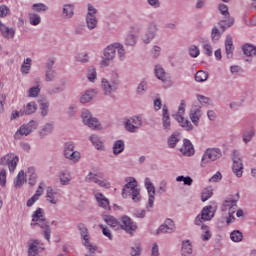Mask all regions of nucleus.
Instances as JSON below:
<instances>
[{
  "instance_id": "1",
  "label": "nucleus",
  "mask_w": 256,
  "mask_h": 256,
  "mask_svg": "<svg viewBox=\"0 0 256 256\" xmlns=\"http://www.w3.org/2000/svg\"><path fill=\"white\" fill-rule=\"evenodd\" d=\"M33 227L43 229L44 239H46L48 243H51V226H49V222H47L43 208H37L33 212Z\"/></svg>"
},
{
  "instance_id": "2",
  "label": "nucleus",
  "mask_w": 256,
  "mask_h": 256,
  "mask_svg": "<svg viewBox=\"0 0 256 256\" xmlns=\"http://www.w3.org/2000/svg\"><path fill=\"white\" fill-rule=\"evenodd\" d=\"M126 181L129 182L125 184L122 189L123 199H127L132 195V201L139 203V201H141V190L137 188V180H135V178H127Z\"/></svg>"
},
{
  "instance_id": "3",
  "label": "nucleus",
  "mask_w": 256,
  "mask_h": 256,
  "mask_svg": "<svg viewBox=\"0 0 256 256\" xmlns=\"http://www.w3.org/2000/svg\"><path fill=\"white\" fill-rule=\"evenodd\" d=\"M120 81L119 79H107V78H103L101 80V89H102V93L103 95H105L106 97H113V93H116L117 90L119 89V85H120Z\"/></svg>"
},
{
  "instance_id": "4",
  "label": "nucleus",
  "mask_w": 256,
  "mask_h": 256,
  "mask_svg": "<svg viewBox=\"0 0 256 256\" xmlns=\"http://www.w3.org/2000/svg\"><path fill=\"white\" fill-rule=\"evenodd\" d=\"M221 157H223L221 149L207 148L201 158L200 167H207L209 163H213V161H217V159H221Z\"/></svg>"
},
{
  "instance_id": "5",
  "label": "nucleus",
  "mask_w": 256,
  "mask_h": 256,
  "mask_svg": "<svg viewBox=\"0 0 256 256\" xmlns=\"http://www.w3.org/2000/svg\"><path fill=\"white\" fill-rule=\"evenodd\" d=\"M63 156L71 163H79L81 159V153L75 150V145L71 142L64 145Z\"/></svg>"
},
{
  "instance_id": "6",
  "label": "nucleus",
  "mask_w": 256,
  "mask_h": 256,
  "mask_svg": "<svg viewBox=\"0 0 256 256\" xmlns=\"http://www.w3.org/2000/svg\"><path fill=\"white\" fill-rule=\"evenodd\" d=\"M232 171L236 177H243V158L241 157V153L237 150H233L232 152Z\"/></svg>"
},
{
  "instance_id": "7",
  "label": "nucleus",
  "mask_w": 256,
  "mask_h": 256,
  "mask_svg": "<svg viewBox=\"0 0 256 256\" xmlns=\"http://www.w3.org/2000/svg\"><path fill=\"white\" fill-rule=\"evenodd\" d=\"M78 230L80 232L81 238L84 240L83 245L88 249L89 253L93 254L95 251H97V246H93L91 244V240L89 237V229L85 226V224H79Z\"/></svg>"
},
{
  "instance_id": "8",
  "label": "nucleus",
  "mask_w": 256,
  "mask_h": 256,
  "mask_svg": "<svg viewBox=\"0 0 256 256\" xmlns=\"http://www.w3.org/2000/svg\"><path fill=\"white\" fill-rule=\"evenodd\" d=\"M82 120L84 125H86L90 129H100L101 127L99 120L93 117V114H91V112L87 109H84L82 111Z\"/></svg>"
},
{
  "instance_id": "9",
  "label": "nucleus",
  "mask_w": 256,
  "mask_h": 256,
  "mask_svg": "<svg viewBox=\"0 0 256 256\" xmlns=\"http://www.w3.org/2000/svg\"><path fill=\"white\" fill-rule=\"evenodd\" d=\"M19 163V157L15 154H7L0 158V165H7L10 173H15L17 164Z\"/></svg>"
},
{
  "instance_id": "10",
  "label": "nucleus",
  "mask_w": 256,
  "mask_h": 256,
  "mask_svg": "<svg viewBox=\"0 0 256 256\" xmlns=\"http://www.w3.org/2000/svg\"><path fill=\"white\" fill-rule=\"evenodd\" d=\"M144 185L149 196L146 208L150 211V209H153V204L155 203V186L153 185V182H151L150 178H145Z\"/></svg>"
},
{
  "instance_id": "11",
  "label": "nucleus",
  "mask_w": 256,
  "mask_h": 256,
  "mask_svg": "<svg viewBox=\"0 0 256 256\" xmlns=\"http://www.w3.org/2000/svg\"><path fill=\"white\" fill-rule=\"evenodd\" d=\"M115 47H119V43H113L104 49V60L102 61V65L105 67L109 65V61H113L115 59Z\"/></svg>"
},
{
  "instance_id": "12",
  "label": "nucleus",
  "mask_w": 256,
  "mask_h": 256,
  "mask_svg": "<svg viewBox=\"0 0 256 256\" xmlns=\"http://www.w3.org/2000/svg\"><path fill=\"white\" fill-rule=\"evenodd\" d=\"M175 223L171 219H166L163 224L159 226L158 229L152 232V235H160V233H174Z\"/></svg>"
},
{
  "instance_id": "13",
  "label": "nucleus",
  "mask_w": 256,
  "mask_h": 256,
  "mask_svg": "<svg viewBox=\"0 0 256 256\" xmlns=\"http://www.w3.org/2000/svg\"><path fill=\"white\" fill-rule=\"evenodd\" d=\"M143 125V120L139 116H133L130 119H128L125 123V129L126 131H129V133H135L139 127Z\"/></svg>"
},
{
  "instance_id": "14",
  "label": "nucleus",
  "mask_w": 256,
  "mask_h": 256,
  "mask_svg": "<svg viewBox=\"0 0 256 256\" xmlns=\"http://www.w3.org/2000/svg\"><path fill=\"white\" fill-rule=\"evenodd\" d=\"M36 103H38L40 107V114L42 117H47L49 115V99L46 95L42 94L35 98Z\"/></svg>"
},
{
  "instance_id": "15",
  "label": "nucleus",
  "mask_w": 256,
  "mask_h": 256,
  "mask_svg": "<svg viewBox=\"0 0 256 256\" xmlns=\"http://www.w3.org/2000/svg\"><path fill=\"white\" fill-rule=\"evenodd\" d=\"M157 31H159L157 24L155 22L150 23L144 37L142 38L143 43H145V45H149V43L155 39Z\"/></svg>"
},
{
  "instance_id": "16",
  "label": "nucleus",
  "mask_w": 256,
  "mask_h": 256,
  "mask_svg": "<svg viewBox=\"0 0 256 256\" xmlns=\"http://www.w3.org/2000/svg\"><path fill=\"white\" fill-rule=\"evenodd\" d=\"M162 127L165 133H170L171 131V116L169 115V108L164 105L162 108Z\"/></svg>"
},
{
  "instance_id": "17",
  "label": "nucleus",
  "mask_w": 256,
  "mask_h": 256,
  "mask_svg": "<svg viewBox=\"0 0 256 256\" xmlns=\"http://www.w3.org/2000/svg\"><path fill=\"white\" fill-rule=\"evenodd\" d=\"M120 229H124V231H126V233L133 235V231L137 230V224L133 223V220H131L130 217L123 216L122 224H120Z\"/></svg>"
},
{
  "instance_id": "18",
  "label": "nucleus",
  "mask_w": 256,
  "mask_h": 256,
  "mask_svg": "<svg viewBox=\"0 0 256 256\" xmlns=\"http://www.w3.org/2000/svg\"><path fill=\"white\" fill-rule=\"evenodd\" d=\"M215 213H217V205H208L202 209L200 215L204 221H211L215 217Z\"/></svg>"
},
{
  "instance_id": "19",
  "label": "nucleus",
  "mask_w": 256,
  "mask_h": 256,
  "mask_svg": "<svg viewBox=\"0 0 256 256\" xmlns=\"http://www.w3.org/2000/svg\"><path fill=\"white\" fill-rule=\"evenodd\" d=\"M55 131V122H48L44 124L38 132L40 139H45L48 135H51Z\"/></svg>"
},
{
  "instance_id": "20",
  "label": "nucleus",
  "mask_w": 256,
  "mask_h": 256,
  "mask_svg": "<svg viewBox=\"0 0 256 256\" xmlns=\"http://www.w3.org/2000/svg\"><path fill=\"white\" fill-rule=\"evenodd\" d=\"M59 193L57 191H54L53 187L48 186L46 188V200L48 203H51V205H57L59 203Z\"/></svg>"
},
{
  "instance_id": "21",
  "label": "nucleus",
  "mask_w": 256,
  "mask_h": 256,
  "mask_svg": "<svg viewBox=\"0 0 256 256\" xmlns=\"http://www.w3.org/2000/svg\"><path fill=\"white\" fill-rule=\"evenodd\" d=\"M183 147L180 149V152L183 153L186 157H191V155H195V148H193V144L189 139H184Z\"/></svg>"
},
{
  "instance_id": "22",
  "label": "nucleus",
  "mask_w": 256,
  "mask_h": 256,
  "mask_svg": "<svg viewBox=\"0 0 256 256\" xmlns=\"http://www.w3.org/2000/svg\"><path fill=\"white\" fill-rule=\"evenodd\" d=\"M94 195L99 207H102V209H105L106 211L111 209V206L109 205V199H107L103 193L95 192Z\"/></svg>"
},
{
  "instance_id": "23",
  "label": "nucleus",
  "mask_w": 256,
  "mask_h": 256,
  "mask_svg": "<svg viewBox=\"0 0 256 256\" xmlns=\"http://www.w3.org/2000/svg\"><path fill=\"white\" fill-rule=\"evenodd\" d=\"M235 24V18L231 17V14L228 16H224L223 20H220L219 27L222 29V33H225V30L229 29V27H233Z\"/></svg>"
},
{
  "instance_id": "24",
  "label": "nucleus",
  "mask_w": 256,
  "mask_h": 256,
  "mask_svg": "<svg viewBox=\"0 0 256 256\" xmlns=\"http://www.w3.org/2000/svg\"><path fill=\"white\" fill-rule=\"evenodd\" d=\"M201 115H203L201 112V107L195 106V107L191 108L190 119L196 127H197V125H199V120L201 119Z\"/></svg>"
},
{
  "instance_id": "25",
  "label": "nucleus",
  "mask_w": 256,
  "mask_h": 256,
  "mask_svg": "<svg viewBox=\"0 0 256 256\" xmlns=\"http://www.w3.org/2000/svg\"><path fill=\"white\" fill-rule=\"evenodd\" d=\"M233 51H235V48L233 47V38L231 35H227L225 40V52L227 59H233Z\"/></svg>"
},
{
  "instance_id": "26",
  "label": "nucleus",
  "mask_w": 256,
  "mask_h": 256,
  "mask_svg": "<svg viewBox=\"0 0 256 256\" xmlns=\"http://www.w3.org/2000/svg\"><path fill=\"white\" fill-rule=\"evenodd\" d=\"M67 85V80H60V86H52L47 89L48 95H57V93H63L65 91V86Z\"/></svg>"
},
{
  "instance_id": "27",
  "label": "nucleus",
  "mask_w": 256,
  "mask_h": 256,
  "mask_svg": "<svg viewBox=\"0 0 256 256\" xmlns=\"http://www.w3.org/2000/svg\"><path fill=\"white\" fill-rule=\"evenodd\" d=\"M43 85V80L40 77H36L33 82V97L34 99H38L41 97V89Z\"/></svg>"
},
{
  "instance_id": "28",
  "label": "nucleus",
  "mask_w": 256,
  "mask_h": 256,
  "mask_svg": "<svg viewBox=\"0 0 256 256\" xmlns=\"http://www.w3.org/2000/svg\"><path fill=\"white\" fill-rule=\"evenodd\" d=\"M0 32L4 37V39H13V37H15V29L9 28L1 22H0Z\"/></svg>"
},
{
  "instance_id": "29",
  "label": "nucleus",
  "mask_w": 256,
  "mask_h": 256,
  "mask_svg": "<svg viewBox=\"0 0 256 256\" xmlns=\"http://www.w3.org/2000/svg\"><path fill=\"white\" fill-rule=\"evenodd\" d=\"M104 221L107 223V225H109V227L115 229V231H117V229H121V223L113 216H104Z\"/></svg>"
},
{
  "instance_id": "30",
  "label": "nucleus",
  "mask_w": 256,
  "mask_h": 256,
  "mask_svg": "<svg viewBox=\"0 0 256 256\" xmlns=\"http://www.w3.org/2000/svg\"><path fill=\"white\" fill-rule=\"evenodd\" d=\"M112 151L114 155H121L125 151V141L116 140L113 144Z\"/></svg>"
},
{
  "instance_id": "31",
  "label": "nucleus",
  "mask_w": 256,
  "mask_h": 256,
  "mask_svg": "<svg viewBox=\"0 0 256 256\" xmlns=\"http://www.w3.org/2000/svg\"><path fill=\"white\" fill-rule=\"evenodd\" d=\"M99 25V21L97 20V16H86V27L88 31H93L97 29Z\"/></svg>"
},
{
  "instance_id": "32",
  "label": "nucleus",
  "mask_w": 256,
  "mask_h": 256,
  "mask_svg": "<svg viewBox=\"0 0 256 256\" xmlns=\"http://www.w3.org/2000/svg\"><path fill=\"white\" fill-rule=\"evenodd\" d=\"M59 179L61 185H69L73 178L71 177V172L63 170L59 173Z\"/></svg>"
},
{
  "instance_id": "33",
  "label": "nucleus",
  "mask_w": 256,
  "mask_h": 256,
  "mask_svg": "<svg viewBox=\"0 0 256 256\" xmlns=\"http://www.w3.org/2000/svg\"><path fill=\"white\" fill-rule=\"evenodd\" d=\"M95 95H97V92L95 90H87L81 97H80V103H90V101H93Z\"/></svg>"
},
{
  "instance_id": "34",
  "label": "nucleus",
  "mask_w": 256,
  "mask_h": 256,
  "mask_svg": "<svg viewBox=\"0 0 256 256\" xmlns=\"http://www.w3.org/2000/svg\"><path fill=\"white\" fill-rule=\"evenodd\" d=\"M27 181L25 179V171L21 170L18 175L16 176V179L14 180V187L15 189H21L23 187V183Z\"/></svg>"
},
{
  "instance_id": "35",
  "label": "nucleus",
  "mask_w": 256,
  "mask_h": 256,
  "mask_svg": "<svg viewBox=\"0 0 256 256\" xmlns=\"http://www.w3.org/2000/svg\"><path fill=\"white\" fill-rule=\"evenodd\" d=\"M63 15L66 19L73 18V15H75V6L73 4H66L63 7Z\"/></svg>"
},
{
  "instance_id": "36",
  "label": "nucleus",
  "mask_w": 256,
  "mask_h": 256,
  "mask_svg": "<svg viewBox=\"0 0 256 256\" xmlns=\"http://www.w3.org/2000/svg\"><path fill=\"white\" fill-rule=\"evenodd\" d=\"M45 251V244L41 240H33V255H39Z\"/></svg>"
},
{
  "instance_id": "37",
  "label": "nucleus",
  "mask_w": 256,
  "mask_h": 256,
  "mask_svg": "<svg viewBox=\"0 0 256 256\" xmlns=\"http://www.w3.org/2000/svg\"><path fill=\"white\" fill-rule=\"evenodd\" d=\"M242 51H243L244 55H246L247 57H253L256 55V47L251 44H245L242 47Z\"/></svg>"
},
{
  "instance_id": "38",
  "label": "nucleus",
  "mask_w": 256,
  "mask_h": 256,
  "mask_svg": "<svg viewBox=\"0 0 256 256\" xmlns=\"http://www.w3.org/2000/svg\"><path fill=\"white\" fill-rule=\"evenodd\" d=\"M155 75L157 77V79H159L160 81L165 82L167 80V74L165 73V69H163V67H161V65H156L155 66Z\"/></svg>"
},
{
  "instance_id": "39",
  "label": "nucleus",
  "mask_w": 256,
  "mask_h": 256,
  "mask_svg": "<svg viewBox=\"0 0 256 256\" xmlns=\"http://www.w3.org/2000/svg\"><path fill=\"white\" fill-rule=\"evenodd\" d=\"M254 137L255 129L251 128L250 130H246L243 133V142L247 145V143H251Z\"/></svg>"
},
{
  "instance_id": "40",
  "label": "nucleus",
  "mask_w": 256,
  "mask_h": 256,
  "mask_svg": "<svg viewBox=\"0 0 256 256\" xmlns=\"http://www.w3.org/2000/svg\"><path fill=\"white\" fill-rule=\"evenodd\" d=\"M230 239L233 243H241L243 241V233L239 230H234L230 233Z\"/></svg>"
},
{
  "instance_id": "41",
  "label": "nucleus",
  "mask_w": 256,
  "mask_h": 256,
  "mask_svg": "<svg viewBox=\"0 0 256 256\" xmlns=\"http://www.w3.org/2000/svg\"><path fill=\"white\" fill-rule=\"evenodd\" d=\"M207 79H209V73L203 70H199L198 72H196L195 81H197V83H203L207 81Z\"/></svg>"
},
{
  "instance_id": "42",
  "label": "nucleus",
  "mask_w": 256,
  "mask_h": 256,
  "mask_svg": "<svg viewBox=\"0 0 256 256\" xmlns=\"http://www.w3.org/2000/svg\"><path fill=\"white\" fill-rule=\"evenodd\" d=\"M31 133V127L28 125L20 127L19 130L14 134L15 139H19L21 135H29Z\"/></svg>"
},
{
  "instance_id": "43",
  "label": "nucleus",
  "mask_w": 256,
  "mask_h": 256,
  "mask_svg": "<svg viewBox=\"0 0 256 256\" xmlns=\"http://www.w3.org/2000/svg\"><path fill=\"white\" fill-rule=\"evenodd\" d=\"M233 207H237V200L228 199L223 202L222 211H229V209H233Z\"/></svg>"
},
{
  "instance_id": "44",
  "label": "nucleus",
  "mask_w": 256,
  "mask_h": 256,
  "mask_svg": "<svg viewBox=\"0 0 256 256\" xmlns=\"http://www.w3.org/2000/svg\"><path fill=\"white\" fill-rule=\"evenodd\" d=\"M187 253L188 255H191L193 253V246L191 245V241L186 240L182 242V255H185Z\"/></svg>"
},
{
  "instance_id": "45",
  "label": "nucleus",
  "mask_w": 256,
  "mask_h": 256,
  "mask_svg": "<svg viewBox=\"0 0 256 256\" xmlns=\"http://www.w3.org/2000/svg\"><path fill=\"white\" fill-rule=\"evenodd\" d=\"M223 32L219 31V28L213 27L211 31V39L213 43H217L221 39Z\"/></svg>"
},
{
  "instance_id": "46",
  "label": "nucleus",
  "mask_w": 256,
  "mask_h": 256,
  "mask_svg": "<svg viewBox=\"0 0 256 256\" xmlns=\"http://www.w3.org/2000/svg\"><path fill=\"white\" fill-rule=\"evenodd\" d=\"M87 79L90 83H95V80L97 79V69H95V67L88 68Z\"/></svg>"
},
{
  "instance_id": "47",
  "label": "nucleus",
  "mask_w": 256,
  "mask_h": 256,
  "mask_svg": "<svg viewBox=\"0 0 256 256\" xmlns=\"http://www.w3.org/2000/svg\"><path fill=\"white\" fill-rule=\"evenodd\" d=\"M57 79V71L55 70H46L45 72V81L51 83Z\"/></svg>"
},
{
  "instance_id": "48",
  "label": "nucleus",
  "mask_w": 256,
  "mask_h": 256,
  "mask_svg": "<svg viewBox=\"0 0 256 256\" xmlns=\"http://www.w3.org/2000/svg\"><path fill=\"white\" fill-rule=\"evenodd\" d=\"M43 187H45V182H41L35 192V194L33 195V203H35V201H39V198L41 197V195H43V193L45 192V190L43 189Z\"/></svg>"
},
{
  "instance_id": "49",
  "label": "nucleus",
  "mask_w": 256,
  "mask_h": 256,
  "mask_svg": "<svg viewBox=\"0 0 256 256\" xmlns=\"http://www.w3.org/2000/svg\"><path fill=\"white\" fill-rule=\"evenodd\" d=\"M31 58H27L24 60L22 66H21V73H23V75H27V73H29V71H31Z\"/></svg>"
},
{
  "instance_id": "50",
  "label": "nucleus",
  "mask_w": 256,
  "mask_h": 256,
  "mask_svg": "<svg viewBox=\"0 0 256 256\" xmlns=\"http://www.w3.org/2000/svg\"><path fill=\"white\" fill-rule=\"evenodd\" d=\"M176 181L178 183L183 182L184 185H188V187H191V185H193V178H191L190 176H177Z\"/></svg>"
},
{
  "instance_id": "51",
  "label": "nucleus",
  "mask_w": 256,
  "mask_h": 256,
  "mask_svg": "<svg viewBox=\"0 0 256 256\" xmlns=\"http://www.w3.org/2000/svg\"><path fill=\"white\" fill-rule=\"evenodd\" d=\"M99 175L93 173V172H89L88 175L85 177V182L86 183H99Z\"/></svg>"
},
{
  "instance_id": "52",
  "label": "nucleus",
  "mask_w": 256,
  "mask_h": 256,
  "mask_svg": "<svg viewBox=\"0 0 256 256\" xmlns=\"http://www.w3.org/2000/svg\"><path fill=\"white\" fill-rule=\"evenodd\" d=\"M90 141L96 147V149L101 150L103 149V142L99 140V136L97 135H92L90 136Z\"/></svg>"
},
{
  "instance_id": "53",
  "label": "nucleus",
  "mask_w": 256,
  "mask_h": 256,
  "mask_svg": "<svg viewBox=\"0 0 256 256\" xmlns=\"http://www.w3.org/2000/svg\"><path fill=\"white\" fill-rule=\"evenodd\" d=\"M48 10H49V7H47V5L43 3L33 4V11H35L36 13H45Z\"/></svg>"
},
{
  "instance_id": "54",
  "label": "nucleus",
  "mask_w": 256,
  "mask_h": 256,
  "mask_svg": "<svg viewBox=\"0 0 256 256\" xmlns=\"http://www.w3.org/2000/svg\"><path fill=\"white\" fill-rule=\"evenodd\" d=\"M188 53H189L190 57L195 59V58H197L198 55L201 54V50H199V47H197L196 45H192L189 47Z\"/></svg>"
},
{
  "instance_id": "55",
  "label": "nucleus",
  "mask_w": 256,
  "mask_h": 256,
  "mask_svg": "<svg viewBox=\"0 0 256 256\" xmlns=\"http://www.w3.org/2000/svg\"><path fill=\"white\" fill-rule=\"evenodd\" d=\"M177 143H179V135L172 134L168 139V147H170V149H173L175 148Z\"/></svg>"
},
{
  "instance_id": "56",
  "label": "nucleus",
  "mask_w": 256,
  "mask_h": 256,
  "mask_svg": "<svg viewBox=\"0 0 256 256\" xmlns=\"http://www.w3.org/2000/svg\"><path fill=\"white\" fill-rule=\"evenodd\" d=\"M145 91H147V81L143 80L139 83L136 93L137 95H145Z\"/></svg>"
},
{
  "instance_id": "57",
  "label": "nucleus",
  "mask_w": 256,
  "mask_h": 256,
  "mask_svg": "<svg viewBox=\"0 0 256 256\" xmlns=\"http://www.w3.org/2000/svg\"><path fill=\"white\" fill-rule=\"evenodd\" d=\"M201 229L205 231L204 234L201 235L202 240L209 241V239H211V231L209 230V226L203 224Z\"/></svg>"
},
{
  "instance_id": "58",
  "label": "nucleus",
  "mask_w": 256,
  "mask_h": 256,
  "mask_svg": "<svg viewBox=\"0 0 256 256\" xmlns=\"http://www.w3.org/2000/svg\"><path fill=\"white\" fill-rule=\"evenodd\" d=\"M66 114L70 119H73L77 115V106L76 105H70L67 108Z\"/></svg>"
},
{
  "instance_id": "59",
  "label": "nucleus",
  "mask_w": 256,
  "mask_h": 256,
  "mask_svg": "<svg viewBox=\"0 0 256 256\" xmlns=\"http://www.w3.org/2000/svg\"><path fill=\"white\" fill-rule=\"evenodd\" d=\"M137 43V39L135 38V35L129 34L125 39V45H128L129 47H133Z\"/></svg>"
},
{
  "instance_id": "60",
  "label": "nucleus",
  "mask_w": 256,
  "mask_h": 256,
  "mask_svg": "<svg viewBox=\"0 0 256 256\" xmlns=\"http://www.w3.org/2000/svg\"><path fill=\"white\" fill-rule=\"evenodd\" d=\"M211 197H213V190H205L204 192H202L201 201L205 203V201H208L209 199H211Z\"/></svg>"
},
{
  "instance_id": "61",
  "label": "nucleus",
  "mask_w": 256,
  "mask_h": 256,
  "mask_svg": "<svg viewBox=\"0 0 256 256\" xmlns=\"http://www.w3.org/2000/svg\"><path fill=\"white\" fill-rule=\"evenodd\" d=\"M117 50L119 59L123 60L125 59V47L119 43L118 47H115V51Z\"/></svg>"
},
{
  "instance_id": "62",
  "label": "nucleus",
  "mask_w": 256,
  "mask_h": 256,
  "mask_svg": "<svg viewBox=\"0 0 256 256\" xmlns=\"http://www.w3.org/2000/svg\"><path fill=\"white\" fill-rule=\"evenodd\" d=\"M158 195H163V193H167V181L162 180L160 182L159 188L157 190Z\"/></svg>"
},
{
  "instance_id": "63",
  "label": "nucleus",
  "mask_w": 256,
  "mask_h": 256,
  "mask_svg": "<svg viewBox=\"0 0 256 256\" xmlns=\"http://www.w3.org/2000/svg\"><path fill=\"white\" fill-rule=\"evenodd\" d=\"M85 34V25L78 24L74 28V35H84Z\"/></svg>"
},
{
  "instance_id": "64",
  "label": "nucleus",
  "mask_w": 256,
  "mask_h": 256,
  "mask_svg": "<svg viewBox=\"0 0 256 256\" xmlns=\"http://www.w3.org/2000/svg\"><path fill=\"white\" fill-rule=\"evenodd\" d=\"M131 255L132 256H139L141 255V244H136L135 246L131 247Z\"/></svg>"
}]
</instances>
